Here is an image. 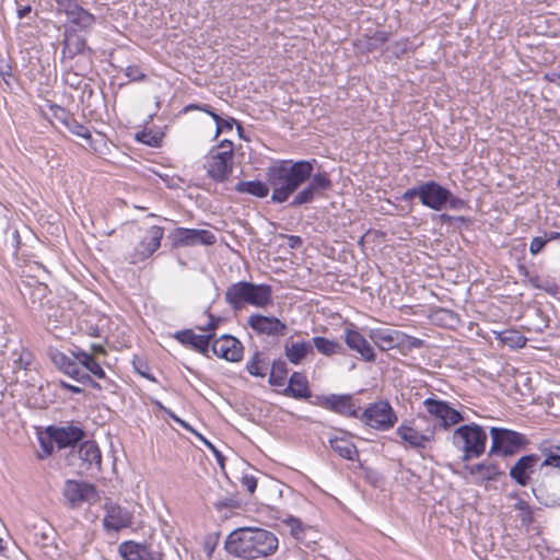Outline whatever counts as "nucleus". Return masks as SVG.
<instances>
[{"instance_id": "0e129e2a", "label": "nucleus", "mask_w": 560, "mask_h": 560, "mask_svg": "<svg viewBox=\"0 0 560 560\" xmlns=\"http://www.w3.org/2000/svg\"><path fill=\"white\" fill-rule=\"evenodd\" d=\"M241 483L250 494H253L257 488V479L252 475H244L241 478Z\"/></svg>"}, {"instance_id": "bf43d9fd", "label": "nucleus", "mask_w": 560, "mask_h": 560, "mask_svg": "<svg viewBox=\"0 0 560 560\" xmlns=\"http://www.w3.org/2000/svg\"><path fill=\"white\" fill-rule=\"evenodd\" d=\"M313 398L310 402L311 405L313 406H317V407H320V408H324V409H327L329 408V405H330V395H315L312 397Z\"/></svg>"}, {"instance_id": "5fc2aeb1", "label": "nucleus", "mask_w": 560, "mask_h": 560, "mask_svg": "<svg viewBox=\"0 0 560 560\" xmlns=\"http://www.w3.org/2000/svg\"><path fill=\"white\" fill-rule=\"evenodd\" d=\"M158 406L161 410H163L171 419H173L176 423H178L179 425H182L184 429L192 432L194 434L196 433V431L186 422L184 421L183 419H180L179 417H177L171 409L168 408H165L161 402H158Z\"/></svg>"}, {"instance_id": "4d7b16f0", "label": "nucleus", "mask_w": 560, "mask_h": 560, "mask_svg": "<svg viewBox=\"0 0 560 560\" xmlns=\"http://www.w3.org/2000/svg\"><path fill=\"white\" fill-rule=\"evenodd\" d=\"M209 315V323L206 326L199 327L201 331H207L208 334H214V330L219 327L220 323L222 322L221 317H217L212 314Z\"/></svg>"}, {"instance_id": "9d476101", "label": "nucleus", "mask_w": 560, "mask_h": 560, "mask_svg": "<svg viewBox=\"0 0 560 560\" xmlns=\"http://www.w3.org/2000/svg\"><path fill=\"white\" fill-rule=\"evenodd\" d=\"M423 406L427 412L439 420L438 424H434L440 429L448 430L451 427L458 424L465 420L462 412L451 407L447 401L429 397L424 399Z\"/></svg>"}, {"instance_id": "bb28decb", "label": "nucleus", "mask_w": 560, "mask_h": 560, "mask_svg": "<svg viewBox=\"0 0 560 560\" xmlns=\"http://www.w3.org/2000/svg\"><path fill=\"white\" fill-rule=\"evenodd\" d=\"M330 405L328 410L343 417L357 418L359 417V408L355 406L354 400L349 394H331Z\"/></svg>"}, {"instance_id": "052dcab7", "label": "nucleus", "mask_w": 560, "mask_h": 560, "mask_svg": "<svg viewBox=\"0 0 560 560\" xmlns=\"http://www.w3.org/2000/svg\"><path fill=\"white\" fill-rule=\"evenodd\" d=\"M540 466H550L560 470V455L549 452L548 454H546V458L544 459Z\"/></svg>"}, {"instance_id": "f257e3e1", "label": "nucleus", "mask_w": 560, "mask_h": 560, "mask_svg": "<svg viewBox=\"0 0 560 560\" xmlns=\"http://www.w3.org/2000/svg\"><path fill=\"white\" fill-rule=\"evenodd\" d=\"M317 161L312 160H278L266 168V180L272 189L271 201L283 203L294 194L289 203L299 208L323 197L325 191L332 188V182L327 172L314 173Z\"/></svg>"}, {"instance_id": "72a5a7b5", "label": "nucleus", "mask_w": 560, "mask_h": 560, "mask_svg": "<svg viewBox=\"0 0 560 560\" xmlns=\"http://www.w3.org/2000/svg\"><path fill=\"white\" fill-rule=\"evenodd\" d=\"M330 447L342 458L348 460H355L359 458V451L352 442L343 438L329 439Z\"/></svg>"}, {"instance_id": "58836bf2", "label": "nucleus", "mask_w": 560, "mask_h": 560, "mask_svg": "<svg viewBox=\"0 0 560 560\" xmlns=\"http://www.w3.org/2000/svg\"><path fill=\"white\" fill-rule=\"evenodd\" d=\"M424 345H425L424 340L419 339L413 336H409V335L400 331L399 345H398V350L400 351V353L407 354L412 349L423 348Z\"/></svg>"}, {"instance_id": "4c0bfd02", "label": "nucleus", "mask_w": 560, "mask_h": 560, "mask_svg": "<svg viewBox=\"0 0 560 560\" xmlns=\"http://www.w3.org/2000/svg\"><path fill=\"white\" fill-rule=\"evenodd\" d=\"M73 366H74L73 364L71 365L69 363H66V369L68 370V376L75 380L77 382H79L83 385H89L98 390H101L103 388H107L109 386V385H106L105 383H104V385L97 383L96 381H94L92 378V376L89 373H79Z\"/></svg>"}, {"instance_id": "f704fd0d", "label": "nucleus", "mask_w": 560, "mask_h": 560, "mask_svg": "<svg viewBox=\"0 0 560 560\" xmlns=\"http://www.w3.org/2000/svg\"><path fill=\"white\" fill-rule=\"evenodd\" d=\"M430 318L434 324L446 328H453L459 323L457 313L442 307L433 311Z\"/></svg>"}, {"instance_id": "4468645a", "label": "nucleus", "mask_w": 560, "mask_h": 560, "mask_svg": "<svg viewBox=\"0 0 560 560\" xmlns=\"http://www.w3.org/2000/svg\"><path fill=\"white\" fill-rule=\"evenodd\" d=\"M103 509L105 511L103 527L106 532H119L132 525L133 513L112 499L105 500Z\"/></svg>"}, {"instance_id": "473e14b6", "label": "nucleus", "mask_w": 560, "mask_h": 560, "mask_svg": "<svg viewBox=\"0 0 560 560\" xmlns=\"http://www.w3.org/2000/svg\"><path fill=\"white\" fill-rule=\"evenodd\" d=\"M310 342L319 353L326 357H331L334 354H346V348L343 345L336 340H330L322 336H315Z\"/></svg>"}, {"instance_id": "79ce46f5", "label": "nucleus", "mask_w": 560, "mask_h": 560, "mask_svg": "<svg viewBox=\"0 0 560 560\" xmlns=\"http://www.w3.org/2000/svg\"><path fill=\"white\" fill-rule=\"evenodd\" d=\"M65 127L69 130V132H71L74 136H78L80 138L89 140V141L92 140V136H91L89 128L86 126H84L83 124L79 122L73 117V115L71 116V118L69 119V121L67 122V125Z\"/></svg>"}, {"instance_id": "49530a36", "label": "nucleus", "mask_w": 560, "mask_h": 560, "mask_svg": "<svg viewBox=\"0 0 560 560\" xmlns=\"http://www.w3.org/2000/svg\"><path fill=\"white\" fill-rule=\"evenodd\" d=\"M446 208L451 210H462L468 208V203L466 200L453 195V192L448 189V196L444 200V209Z\"/></svg>"}, {"instance_id": "412c9836", "label": "nucleus", "mask_w": 560, "mask_h": 560, "mask_svg": "<svg viewBox=\"0 0 560 560\" xmlns=\"http://www.w3.org/2000/svg\"><path fill=\"white\" fill-rule=\"evenodd\" d=\"M163 235V228L159 225L149 228L136 249L133 262L142 261L153 255L161 246Z\"/></svg>"}, {"instance_id": "5701e85b", "label": "nucleus", "mask_w": 560, "mask_h": 560, "mask_svg": "<svg viewBox=\"0 0 560 560\" xmlns=\"http://www.w3.org/2000/svg\"><path fill=\"white\" fill-rule=\"evenodd\" d=\"M215 334L197 335L191 329L176 331L174 338L184 346H189L195 351L209 358L211 341Z\"/></svg>"}, {"instance_id": "774afa93", "label": "nucleus", "mask_w": 560, "mask_h": 560, "mask_svg": "<svg viewBox=\"0 0 560 560\" xmlns=\"http://www.w3.org/2000/svg\"><path fill=\"white\" fill-rule=\"evenodd\" d=\"M89 353L93 354L94 358H96V360L98 361L100 355H106L107 351L105 350V348L102 345L93 343L91 346V352H89Z\"/></svg>"}, {"instance_id": "8fccbe9b", "label": "nucleus", "mask_w": 560, "mask_h": 560, "mask_svg": "<svg viewBox=\"0 0 560 560\" xmlns=\"http://www.w3.org/2000/svg\"><path fill=\"white\" fill-rule=\"evenodd\" d=\"M132 364L136 372L139 373L141 376L150 381H155V378L149 373L148 363L142 358L136 355L132 360Z\"/></svg>"}, {"instance_id": "ddd939ff", "label": "nucleus", "mask_w": 560, "mask_h": 560, "mask_svg": "<svg viewBox=\"0 0 560 560\" xmlns=\"http://www.w3.org/2000/svg\"><path fill=\"white\" fill-rule=\"evenodd\" d=\"M172 247H188L196 245H213L217 242L215 235L209 230L176 228L168 235Z\"/></svg>"}, {"instance_id": "7c9ffc66", "label": "nucleus", "mask_w": 560, "mask_h": 560, "mask_svg": "<svg viewBox=\"0 0 560 560\" xmlns=\"http://www.w3.org/2000/svg\"><path fill=\"white\" fill-rule=\"evenodd\" d=\"M313 352V345L310 341H291L284 343V354L292 364H300L308 353Z\"/></svg>"}, {"instance_id": "0eeeda50", "label": "nucleus", "mask_w": 560, "mask_h": 560, "mask_svg": "<svg viewBox=\"0 0 560 560\" xmlns=\"http://www.w3.org/2000/svg\"><path fill=\"white\" fill-rule=\"evenodd\" d=\"M490 435L489 457H510L528 444V440L524 434L505 428L491 427Z\"/></svg>"}, {"instance_id": "4be33fe9", "label": "nucleus", "mask_w": 560, "mask_h": 560, "mask_svg": "<svg viewBox=\"0 0 560 560\" xmlns=\"http://www.w3.org/2000/svg\"><path fill=\"white\" fill-rule=\"evenodd\" d=\"M343 341L346 346L351 350L357 352L362 360L366 362H375L376 354L373 347L370 342L364 338V336L355 329L345 328L343 330Z\"/></svg>"}, {"instance_id": "2eb2a0df", "label": "nucleus", "mask_w": 560, "mask_h": 560, "mask_svg": "<svg viewBox=\"0 0 560 560\" xmlns=\"http://www.w3.org/2000/svg\"><path fill=\"white\" fill-rule=\"evenodd\" d=\"M212 352L220 359L229 362H240L244 355L243 343L232 335H222L211 341Z\"/></svg>"}, {"instance_id": "09e8293b", "label": "nucleus", "mask_w": 560, "mask_h": 560, "mask_svg": "<svg viewBox=\"0 0 560 560\" xmlns=\"http://www.w3.org/2000/svg\"><path fill=\"white\" fill-rule=\"evenodd\" d=\"M506 336L502 340L511 347L522 348L526 343V338L521 336L517 331H506Z\"/></svg>"}, {"instance_id": "ea45409f", "label": "nucleus", "mask_w": 560, "mask_h": 560, "mask_svg": "<svg viewBox=\"0 0 560 560\" xmlns=\"http://www.w3.org/2000/svg\"><path fill=\"white\" fill-rule=\"evenodd\" d=\"M514 510L520 512V520L523 525L529 526L534 522L533 509L525 500L518 499L514 504Z\"/></svg>"}, {"instance_id": "3c124183", "label": "nucleus", "mask_w": 560, "mask_h": 560, "mask_svg": "<svg viewBox=\"0 0 560 560\" xmlns=\"http://www.w3.org/2000/svg\"><path fill=\"white\" fill-rule=\"evenodd\" d=\"M124 72H125V75L127 78H129L130 81L141 82V81H145L147 80V74L143 73L141 71L140 67L137 66V65H132V66L126 67Z\"/></svg>"}, {"instance_id": "9b49d317", "label": "nucleus", "mask_w": 560, "mask_h": 560, "mask_svg": "<svg viewBox=\"0 0 560 560\" xmlns=\"http://www.w3.org/2000/svg\"><path fill=\"white\" fill-rule=\"evenodd\" d=\"M63 497L71 509L80 508L83 503H94L100 498L94 485L71 479L65 482Z\"/></svg>"}, {"instance_id": "de8ad7c7", "label": "nucleus", "mask_w": 560, "mask_h": 560, "mask_svg": "<svg viewBox=\"0 0 560 560\" xmlns=\"http://www.w3.org/2000/svg\"><path fill=\"white\" fill-rule=\"evenodd\" d=\"M49 109L52 114V117L59 122H61L63 126L67 125V122L72 116L66 108L55 103L49 104Z\"/></svg>"}, {"instance_id": "37998d69", "label": "nucleus", "mask_w": 560, "mask_h": 560, "mask_svg": "<svg viewBox=\"0 0 560 560\" xmlns=\"http://www.w3.org/2000/svg\"><path fill=\"white\" fill-rule=\"evenodd\" d=\"M284 523L290 526V532L296 540H304L305 532L308 528L301 522V520L289 516L287 520H284Z\"/></svg>"}, {"instance_id": "864d4df0", "label": "nucleus", "mask_w": 560, "mask_h": 560, "mask_svg": "<svg viewBox=\"0 0 560 560\" xmlns=\"http://www.w3.org/2000/svg\"><path fill=\"white\" fill-rule=\"evenodd\" d=\"M547 238L546 236H535L533 237V240L530 241V244H529V253L532 255H537L539 253L542 252V249L545 248V246L547 245Z\"/></svg>"}, {"instance_id": "c03bdc74", "label": "nucleus", "mask_w": 560, "mask_h": 560, "mask_svg": "<svg viewBox=\"0 0 560 560\" xmlns=\"http://www.w3.org/2000/svg\"><path fill=\"white\" fill-rule=\"evenodd\" d=\"M136 140L139 142H142L147 145L156 148V147H160L162 138L158 133L143 130V131L137 132Z\"/></svg>"}, {"instance_id": "a878e982", "label": "nucleus", "mask_w": 560, "mask_h": 560, "mask_svg": "<svg viewBox=\"0 0 560 560\" xmlns=\"http://www.w3.org/2000/svg\"><path fill=\"white\" fill-rule=\"evenodd\" d=\"M287 397L294 399H308L312 397L308 381L303 372H293L288 386L281 392Z\"/></svg>"}, {"instance_id": "e2e57ef3", "label": "nucleus", "mask_w": 560, "mask_h": 560, "mask_svg": "<svg viewBox=\"0 0 560 560\" xmlns=\"http://www.w3.org/2000/svg\"><path fill=\"white\" fill-rule=\"evenodd\" d=\"M413 198H419V200L421 199V184H419L418 186H415L412 188L407 189L401 195L400 200L401 201H410Z\"/></svg>"}, {"instance_id": "aec40b11", "label": "nucleus", "mask_w": 560, "mask_h": 560, "mask_svg": "<svg viewBox=\"0 0 560 560\" xmlns=\"http://www.w3.org/2000/svg\"><path fill=\"white\" fill-rule=\"evenodd\" d=\"M247 325L258 335L283 336L288 329L287 324L275 316L253 314L247 319Z\"/></svg>"}, {"instance_id": "39448f33", "label": "nucleus", "mask_w": 560, "mask_h": 560, "mask_svg": "<svg viewBox=\"0 0 560 560\" xmlns=\"http://www.w3.org/2000/svg\"><path fill=\"white\" fill-rule=\"evenodd\" d=\"M93 49L86 45L85 38L77 33L75 27H66L62 39L61 61L66 63L78 57L74 75L86 74L93 66Z\"/></svg>"}, {"instance_id": "e433bc0d", "label": "nucleus", "mask_w": 560, "mask_h": 560, "mask_svg": "<svg viewBox=\"0 0 560 560\" xmlns=\"http://www.w3.org/2000/svg\"><path fill=\"white\" fill-rule=\"evenodd\" d=\"M268 369L267 358L259 351H256L246 363V371L257 377H264Z\"/></svg>"}, {"instance_id": "338daca9", "label": "nucleus", "mask_w": 560, "mask_h": 560, "mask_svg": "<svg viewBox=\"0 0 560 560\" xmlns=\"http://www.w3.org/2000/svg\"><path fill=\"white\" fill-rule=\"evenodd\" d=\"M0 75L3 79L4 83L9 89L12 88L11 80L13 79L11 67L9 65H5L4 67H0Z\"/></svg>"}, {"instance_id": "680f3d73", "label": "nucleus", "mask_w": 560, "mask_h": 560, "mask_svg": "<svg viewBox=\"0 0 560 560\" xmlns=\"http://www.w3.org/2000/svg\"><path fill=\"white\" fill-rule=\"evenodd\" d=\"M536 316L540 322L534 327V331L542 332L549 325V318L540 308L536 310Z\"/></svg>"}, {"instance_id": "69168bd1", "label": "nucleus", "mask_w": 560, "mask_h": 560, "mask_svg": "<svg viewBox=\"0 0 560 560\" xmlns=\"http://www.w3.org/2000/svg\"><path fill=\"white\" fill-rule=\"evenodd\" d=\"M91 374L94 375L95 377L100 378V380H103L106 385H110L112 384V381L107 377L105 371L101 366V363L100 364H94V369L91 370L90 375Z\"/></svg>"}, {"instance_id": "603ef678", "label": "nucleus", "mask_w": 560, "mask_h": 560, "mask_svg": "<svg viewBox=\"0 0 560 560\" xmlns=\"http://www.w3.org/2000/svg\"><path fill=\"white\" fill-rule=\"evenodd\" d=\"M196 436H198V439H200L202 441V443L212 452V454L214 455L218 464L223 467L224 466V460H225V457L223 456V454L210 442L208 441L207 439H205L201 434H199L198 432L195 433Z\"/></svg>"}, {"instance_id": "393cba45", "label": "nucleus", "mask_w": 560, "mask_h": 560, "mask_svg": "<svg viewBox=\"0 0 560 560\" xmlns=\"http://www.w3.org/2000/svg\"><path fill=\"white\" fill-rule=\"evenodd\" d=\"M400 330L387 327L372 328L369 338L381 351L398 349Z\"/></svg>"}, {"instance_id": "13d9d810", "label": "nucleus", "mask_w": 560, "mask_h": 560, "mask_svg": "<svg viewBox=\"0 0 560 560\" xmlns=\"http://www.w3.org/2000/svg\"><path fill=\"white\" fill-rule=\"evenodd\" d=\"M5 234L8 236L5 242H10L11 247L16 249L19 247V245H20V234H19V231L15 228L12 229V228L8 226L5 229Z\"/></svg>"}, {"instance_id": "6e6552de", "label": "nucleus", "mask_w": 560, "mask_h": 560, "mask_svg": "<svg viewBox=\"0 0 560 560\" xmlns=\"http://www.w3.org/2000/svg\"><path fill=\"white\" fill-rule=\"evenodd\" d=\"M358 419L364 424L380 431L388 430L397 422V416L390 404L386 400H378L371 404L362 413H359Z\"/></svg>"}, {"instance_id": "a18cd8bd", "label": "nucleus", "mask_w": 560, "mask_h": 560, "mask_svg": "<svg viewBox=\"0 0 560 560\" xmlns=\"http://www.w3.org/2000/svg\"><path fill=\"white\" fill-rule=\"evenodd\" d=\"M214 122L217 126L214 138H218L222 132L232 130L233 126L236 124V120L232 117L222 118L220 115H218L214 117Z\"/></svg>"}, {"instance_id": "6e6d98bb", "label": "nucleus", "mask_w": 560, "mask_h": 560, "mask_svg": "<svg viewBox=\"0 0 560 560\" xmlns=\"http://www.w3.org/2000/svg\"><path fill=\"white\" fill-rule=\"evenodd\" d=\"M540 285L539 290H542L552 296H556L560 291L559 285L553 280L544 279L542 284Z\"/></svg>"}, {"instance_id": "c85d7f7f", "label": "nucleus", "mask_w": 560, "mask_h": 560, "mask_svg": "<svg viewBox=\"0 0 560 560\" xmlns=\"http://www.w3.org/2000/svg\"><path fill=\"white\" fill-rule=\"evenodd\" d=\"M118 553L124 560H154L145 545L132 540L121 542L118 546Z\"/></svg>"}, {"instance_id": "7ed1b4c3", "label": "nucleus", "mask_w": 560, "mask_h": 560, "mask_svg": "<svg viewBox=\"0 0 560 560\" xmlns=\"http://www.w3.org/2000/svg\"><path fill=\"white\" fill-rule=\"evenodd\" d=\"M224 299L235 312L243 310L246 304L266 307L272 302V288L266 283L238 281L228 287Z\"/></svg>"}, {"instance_id": "f3484780", "label": "nucleus", "mask_w": 560, "mask_h": 560, "mask_svg": "<svg viewBox=\"0 0 560 560\" xmlns=\"http://www.w3.org/2000/svg\"><path fill=\"white\" fill-rule=\"evenodd\" d=\"M46 433L59 448L73 447L85 438L84 430L72 424L66 427L49 425Z\"/></svg>"}, {"instance_id": "b1692460", "label": "nucleus", "mask_w": 560, "mask_h": 560, "mask_svg": "<svg viewBox=\"0 0 560 560\" xmlns=\"http://www.w3.org/2000/svg\"><path fill=\"white\" fill-rule=\"evenodd\" d=\"M539 455L528 454L520 457L516 463L510 469V477L518 486L525 487L530 480V474L534 472V468L539 462Z\"/></svg>"}, {"instance_id": "c756f323", "label": "nucleus", "mask_w": 560, "mask_h": 560, "mask_svg": "<svg viewBox=\"0 0 560 560\" xmlns=\"http://www.w3.org/2000/svg\"><path fill=\"white\" fill-rule=\"evenodd\" d=\"M24 300L33 306L42 307L48 294V287L45 283L35 281L33 284L27 282L20 289Z\"/></svg>"}, {"instance_id": "1a4fd4ad", "label": "nucleus", "mask_w": 560, "mask_h": 560, "mask_svg": "<svg viewBox=\"0 0 560 560\" xmlns=\"http://www.w3.org/2000/svg\"><path fill=\"white\" fill-rule=\"evenodd\" d=\"M59 13L67 18L66 27H75L77 33L89 32L95 24V16L83 9L77 0H56Z\"/></svg>"}, {"instance_id": "f03ea898", "label": "nucleus", "mask_w": 560, "mask_h": 560, "mask_svg": "<svg viewBox=\"0 0 560 560\" xmlns=\"http://www.w3.org/2000/svg\"><path fill=\"white\" fill-rule=\"evenodd\" d=\"M224 549L233 557L255 560L273 555L278 549V538L267 529L240 527L228 535Z\"/></svg>"}, {"instance_id": "6ab92c4d", "label": "nucleus", "mask_w": 560, "mask_h": 560, "mask_svg": "<svg viewBox=\"0 0 560 560\" xmlns=\"http://www.w3.org/2000/svg\"><path fill=\"white\" fill-rule=\"evenodd\" d=\"M448 196V189L435 180H428L421 183V199L422 206L434 210H444V200Z\"/></svg>"}, {"instance_id": "20e7f679", "label": "nucleus", "mask_w": 560, "mask_h": 560, "mask_svg": "<svg viewBox=\"0 0 560 560\" xmlns=\"http://www.w3.org/2000/svg\"><path fill=\"white\" fill-rule=\"evenodd\" d=\"M487 441V432L477 423L463 424L456 428L452 434V444L463 453V462L482 456L486 452Z\"/></svg>"}, {"instance_id": "f8f14e48", "label": "nucleus", "mask_w": 560, "mask_h": 560, "mask_svg": "<svg viewBox=\"0 0 560 560\" xmlns=\"http://www.w3.org/2000/svg\"><path fill=\"white\" fill-rule=\"evenodd\" d=\"M52 361L57 365V368L68 375V370L66 369V363L73 364L74 369L79 373H91V370L94 369V364H100V362L94 358L93 354H90L88 351L82 350L79 347H75L74 350L71 351V354L68 355L63 352L57 351L52 354Z\"/></svg>"}, {"instance_id": "a211bd4d", "label": "nucleus", "mask_w": 560, "mask_h": 560, "mask_svg": "<svg viewBox=\"0 0 560 560\" xmlns=\"http://www.w3.org/2000/svg\"><path fill=\"white\" fill-rule=\"evenodd\" d=\"M436 427L431 425L425 430L420 432L418 429L407 425L400 424L396 429V434L408 444L409 447L415 450H423L427 447V444L434 441L435 439Z\"/></svg>"}, {"instance_id": "a19ab883", "label": "nucleus", "mask_w": 560, "mask_h": 560, "mask_svg": "<svg viewBox=\"0 0 560 560\" xmlns=\"http://www.w3.org/2000/svg\"><path fill=\"white\" fill-rule=\"evenodd\" d=\"M389 39V33L384 31H375L366 40L365 48L368 51L380 49Z\"/></svg>"}, {"instance_id": "dca6fc26", "label": "nucleus", "mask_w": 560, "mask_h": 560, "mask_svg": "<svg viewBox=\"0 0 560 560\" xmlns=\"http://www.w3.org/2000/svg\"><path fill=\"white\" fill-rule=\"evenodd\" d=\"M463 470L474 477V482L476 485H482L489 481H498L502 476L505 475L504 469H502L497 462L490 459L489 456L487 459L480 463L474 465H464Z\"/></svg>"}, {"instance_id": "cd10ccee", "label": "nucleus", "mask_w": 560, "mask_h": 560, "mask_svg": "<svg viewBox=\"0 0 560 560\" xmlns=\"http://www.w3.org/2000/svg\"><path fill=\"white\" fill-rule=\"evenodd\" d=\"M78 454L86 470L92 468H101L102 454L95 441L82 442L78 450Z\"/></svg>"}, {"instance_id": "423d86ee", "label": "nucleus", "mask_w": 560, "mask_h": 560, "mask_svg": "<svg viewBox=\"0 0 560 560\" xmlns=\"http://www.w3.org/2000/svg\"><path fill=\"white\" fill-rule=\"evenodd\" d=\"M234 144L224 139L207 155V175L217 183L226 182L233 173Z\"/></svg>"}, {"instance_id": "c9c22d12", "label": "nucleus", "mask_w": 560, "mask_h": 560, "mask_svg": "<svg viewBox=\"0 0 560 560\" xmlns=\"http://www.w3.org/2000/svg\"><path fill=\"white\" fill-rule=\"evenodd\" d=\"M289 369L285 361L278 359L271 364V371L269 374L268 383L271 386H283Z\"/></svg>"}, {"instance_id": "2f4dec72", "label": "nucleus", "mask_w": 560, "mask_h": 560, "mask_svg": "<svg viewBox=\"0 0 560 560\" xmlns=\"http://www.w3.org/2000/svg\"><path fill=\"white\" fill-rule=\"evenodd\" d=\"M268 182L256 180H241L234 186V190L238 194H246L257 198H265L270 191Z\"/></svg>"}]
</instances>
